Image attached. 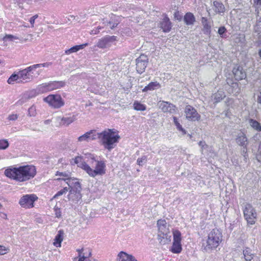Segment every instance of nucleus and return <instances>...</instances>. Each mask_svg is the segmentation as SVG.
<instances>
[{"mask_svg":"<svg viewBox=\"0 0 261 261\" xmlns=\"http://www.w3.org/2000/svg\"><path fill=\"white\" fill-rule=\"evenodd\" d=\"M5 175L17 181L23 182L33 178L36 175V168L33 166H23L18 168H8Z\"/></svg>","mask_w":261,"mask_h":261,"instance_id":"nucleus-1","label":"nucleus"},{"mask_svg":"<svg viewBox=\"0 0 261 261\" xmlns=\"http://www.w3.org/2000/svg\"><path fill=\"white\" fill-rule=\"evenodd\" d=\"M97 135L99 142L109 151L114 148L120 138L114 129H107L101 133H97Z\"/></svg>","mask_w":261,"mask_h":261,"instance_id":"nucleus-2","label":"nucleus"},{"mask_svg":"<svg viewBox=\"0 0 261 261\" xmlns=\"http://www.w3.org/2000/svg\"><path fill=\"white\" fill-rule=\"evenodd\" d=\"M51 65L50 62H46L42 64H35L30 66L25 69L19 71L20 76V81L18 82H22V80L25 81V82H30L34 77H37L40 74L39 71L34 73V71L37 68L40 67H48Z\"/></svg>","mask_w":261,"mask_h":261,"instance_id":"nucleus-3","label":"nucleus"},{"mask_svg":"<svg viewBox=\"0 0 261 261\" xmlns=\"http://www.w3.org/2000/svg\"><path fill=\"white\" fill-rule=\"evenodd\" d=\"M95 162V169H92L85 162H83L81 164V168L85 170L87 173L92 177H95L98 175H103L105 173L106 164L103 161H96L92 159Z\"/></svg>","mask_w":261,"mask_h":261,"instance_id":"nucleus-4","label":"nucleus"},{"mask_svg":"<svg viewBox=\"0 0 261 261\" xmlns=\"http://www.w3.org/2000/svg\"><path fill=\"white\" fill-rule=\"evenodd\" d=\"M222 235L221 231L217 229H213L208 234L206 242L207 245L204 249L206 251L217 248L222 241Z\"/></svg>","mask_w":261,"mask_h":261,"instance_id":"nucleus-5","label":"nucleus"},{"mask_svg":"<svg viewBox=\"0 0 261 261\" xmlns=\"http://www.w3.org/2000/svg\"><path fill=\"white\" fill-rule=\"evenodd\" d=\"M244 216L248 224L253 225L255 224L257 213L252 205L249 203H246L243 209Z\"/></svg>","mask_w":261,"mask_h":261,"instance_id":"nucleus-6","label":"nucleus"},{"mask_svg":"<svg viewBox=\"0 0 261 261\" xmlns=\"http://www.w3.org/2000/svg\"><path fill=\"white\" fill-rule=\"evenodd\" d=\"M43 100L49 106L55 109H59L64 105V100L59 94H50L44 98Z\"/></svg>","mask_w":261,"mask_h":261,"instance_id":"nucleus-7","label":"nucleus"},{"mask_svg":"<svg viewBox=\"0 0 261 261\" xmlns=\"http://www.w3.org/2000/svg\"><path fill=\"white\" fill-rule=\"evenodd\" d=\"M148 63L147 56L142 54L136 59V71L139 74L143 73Z\"/></svg>","mask_w":261,"mask_h":261,"instance_id":"nucleus-8","label":"nucleus"},{"mask_svg":"<svg viewBox=\"0 0 261 261\" xmlns=\"http://www.w3.org/2000/svg\"><path fill=\"white\" fill-rule=\"evenodd\" d=\"M37 199L38 197L35 195H25L21 197L19 201V204L24 208L33 207H34V202Z\"/></svg>","mask_w":261,"mask_h":261,"instance_id":"nucleus-9","label":"nucleus"},{"mask_svg":"<svg viewBox=\"0 0 261 261\" xmlns=\"http://www.w3.org/2000/svg\"><path fill=\"white\" fill-rule=\"evenodd\" d=\"M185 112L186 118L189 120L196 121L198 120L200 118V115L198 114L196 109L190 105L186 107Z\"/></svg>","mask_w":261,"mask_h":261,"instance_id":"nucleus-10","label":"nucleus"},{"mask_svg":"<svg viewBox=\"0 0 261 261\" xmlns=\"http://www.w3.org/2000/svg\"><path fill=\"white\" fill-rule=\"evenodd\" d=\"M116 40V36H106L98 41L97 43V46L100 48H105L109 46L112 43Z\"/></svg>","mask_w":261,"mask_h":261,"instance_id":"nucleus-11","label":"nucleus"},{"mask_svg":"<svg viewBox=\"0 0 261 261\" xmlns=\"http://www.w3.org/2000/svg\"><path fill=\"white\" fill-rule=\"evenodd\" d=\"M97 132L95 130H91L82 136L79 137L77 139L79 142H89L90 140H95L97 139Z\"/></svg>","mask_w":261,"mask_h":261,"instance_id":"nucleus-12","label":"nucleus"},{"mask_svg":"<svg viewBox=\"0 0 261 261\" xmlns=\"http://www.w3.org/2000/svg\"><path fill=\"white\" fill-rule=\"evenodd\" d=\"M158 26L163 30L165 33L169 32L172 28V23L170 21L169 18L165 15L163 19H162Z\"/></svg>","mask_w":261,"mask_h":261,"instance_id":"nucleus-13","label":"nucleus"},{"mask_svg":"<svg viewBox=\"0 0 261 261\" xmlns=\"http://www.w3.org/2000/svg\"><path fill=\"white\" fill-rule=\"evenodd\" d=\"M158 105L160 109H161L164 112H169L170 113H173L175 111V106L168 102L160 101L159 102Z\"/></svg>","mask_w":261,"mask_h":261,"instance_id":"nucleus-14","label":"nucleus"},{"mask_svg":"<svg viewBox=\"0 0 261 261\" xmlns=\"http://www.w3.org/2000/svg\"><path fill=\"white\" fill-rule=\"evenodd\" d=\"M232 72L236 80H242L246 76V72L243 70L242 67L238 66L233 68Z\"/></svg>","mask_w":261,"mask_h":261,"instance_id":"nucleus-15","label":"nucleus"},{"mask_svg":"<svg viewBox=\"0 0 261 261\" xmlns=\"http://www.w3.org/2000/svg\"><path fill=\"white\" fill-rule=\"evenodd\" d=\"M159 231L163 235L167 236L170 232L169 225L165 220H159L157 223Z\"/></svg>","mask_w":261,"mask_h":261,"instance_id":"nucleus-16","label":"nucleus"},{"mask_svg":"<svg viewBox=\"0 0 261 261\" xmlns=\"http://www.w3.org/2000/svg\"><path fill=\"white\" fill-rule=\"evenodd\" d=\"M201 23L203 26L202 32L204 34L210 36L211 33V23L206 17H202L201 18Z\"/></svg>","mask_w":261,"mask_h":261,"instance_id":"nucleus-17","label":"nucleus"},{"mask_svg":"<svg viewBox=\"0 0 261 261\" xmlns=\"http://www.w3.org/2000/svg\"><path fill=\"white\" fill-rule=\"evenodd\" d=\"M236 142L239 145L243 147H247L248 145L247 139L243 133L238 134L236 138Z\"/></svg>","mask_w":261,"mask_h":261,"instance_id":"nucleus-18","label":"nucleus"},{"mask_svg":"<svg viewBox=\"0 0 261 261\" xmlns=\"http://www.w3.org/2000/svg\"><path fill=\"white\" fill-rule=\"evenodd\" d=\"M119 261H137L134 256L121 251L118 255Z\"/></svg>","mask_w":261,"mask_h":261,"instance_id":"nucleus-19","label":"nucleus"},{"mask_svg":"<svg viewBox=\"0 0 261 261\" xmlns=\"http://www.w3.org/2000/svg\"><path fill=\"white\" fill-rule=\"evenodd\" d=\"M65 83L63 81H54L48 83V90L50 91L52 90L60 89L64 87Z\"/></svg>","mask_w":261,"mask_h":261,"instance_id":"nucleus-20","label":"nucleus"},{"mask_svg":"<svg viewBox=\"0 0 261 261\" xmlns=\"http://www.w3.org/2000/svg\"><path fill=\"white\" fill-rule=\"evenodd\" d=\"M184 21L187 25H192L196 21V18L193 13H187L184 17Z\"/></svg>","mask_w":261,"mask_h":261,"instance_id":"nucleus-21","label":"nucleus"},{"mask_svg":"<svg viewBox=\"0 0 261 261\" xmlns=\"http://www.w3.org/2000/svg\"><path fill=\"white\" fill-rule=\"evenodd\" d=\"M58 121L60 120V124L68 125L75 120V116L73 115L70 117H65L63 118L58 117Z\"/></svg>","mask_w":261,"mask_h":261,"instance_id":"nucleus-22","label":"nucleus"},{"mask_svg":"<svg viewBox=\"0 0 261 261\" xmlns=\"http://www.w3.org/2000/svg\"><path fill=\"white\" fill-rule=\"evenodd\" d=\"M225 97V93L222 90H218L217 93L212 96L213 100L214 103H218L221 101Z\"/></svg>","mask_w":261,"mask_h":261,"instance_id":"nucleus-23","label":"nucleus"},{"mask_svg":"<svg viewBox=\"0 0 261 261\" xmlns=\"http://www.w3.org/2000/svg\"><path fill=\"white\" fill-rule=\"evenodd\" d=\"M82 198V195L80 192H69L68 196L69 200H71L73 202L76 203Z\"/></svg>","mask_w":261,"mask_h":261,"instance_id":"nucleus-24","label":"nucleus"},{"mask_svg":"<svg viewBox=\"0 0 261 261\" xmlns=\"http://www.w3.org/2000/svg\"><path fill=\"white\" fill-rule=\"evenodd\" d=\"M243 253L244 257L246 261H251L254 257V254L252 253V250L249 247H245Z\"/></svg>","mask_w":261,"mask_h":261,"instance_id":"nucleus-25","label":"nucleus"},{"mask_svg":"<svg viewBox=\"0 0 261 261\" xmlns=\"http://www.w3.org/2000/svg\"><path fill=\"white\" fill-rule=\"evenodd\" d=\"M161 87L160 84L157 82H151L143 89V92L154 90L160 88Z\"/></svg>","mask_w":261,"mask_h":261,"instance_id":"nucleus-26","label":"nucleus"},{"mask_svg":"<svg viewBox=\"0 0 261 261\" xmlns=\"http://www.w3.org/2000/svg\"><path fill=\"white\" fill-rule=\"evenodd\" d=\"M88 45L87 43L79 45L74 46L69 49H67L65 51V54L67 55H69L72 53H75L79 50L80 49H83L85 46Z\"/></svg>","mask_w":261,"mask_h":261,"instance_id":"nucleus-27","label":"nucleus"},{"mask_svg":"<svg viewBox=\"0 0 261 261\" xmlns=\"http://www.w3.org/2000/svg\"><path fill=\"white\" fill-rule=\"evenodd\" d=\"M63 231L61 230H59L58 231V234L55 237V242L54 243V245L56 246V247L61 246V243L63 241Z\"/></svg>","mask_w":261,"mask_h":261,"instance_id":"nucleus-28","label":"nucleus"},{"mask_svg":"<svg viewBox=\"0 0 261 261\" xmlns=\"http://www.w3.org/2000/svg\"><path fill=\"white\" fill-rule=\"evenodd\" d=\"M84 249L82 248L81 249H77V251L79 252V256L77 257L81 258L87 261V258H88L91 254V252L88 250V252H84Z\"/></svg>","mask_w":261,"mask_h":261,"instance_id":"nucleus-29","label":"nucleus"},{"mask_svg":"<svg viewBox=\"0 0 261 261\" xmlns=\"http://www.w3.org/2000/svg\"><path fill=\"white\" fill-rule=\"evenodd\" d=\"M171 250L174 253H179L181 251L180 242H173Z\"/></svg>","mask_w":261,"mask_h":261,"instance_id":"nucleus-30","label":"nucleus"},{"mask_svg":"<svg viewBox=\"0 0 261 261\" xmlns=\"http://www.w3.org/2000/svg\"><path fill=\"white\" fill-rule=\"evenodd\" d=\"M119 23V21L117 19V17L113 16L109 22H107V25H109L111 29H113L117 26Z\"/></svg>","mask_w":261,"mask_h":261,"instance_id":"nucleus-31","label":"nucleus"},{"mask_svg":"<svg viewBox=\"0 0 261 261\" xmlns=\"http://www.w3.org/2000/svg\"><path fill=\"white\" fill-rule=\"evenodd\" d=\"M49 87H48V83H44L39 86L36 88L38 92V94L43 93L45 92H47L48 91H50L48 90Z\"/></svg>","mask_w":261,"mask_h":261,"instance_id":"nucleus-32","label":"nucleus"},{"mask_svg":"<svg viewBox=\"0 0 261 261\" xmlns=\"http://www.w3.org/2000/svg\"><path fill=\"white\" fill-rule=\"evenodd\" d=\"M214 5L215 7V12L217 13H222L224 11L225 7L224 5L219 2L215 1Z\"/></svg>","mask_w":261,"mask_h":261,"instance_id":"nucleus-33","label":"nucleus"},{"mask_svg":"<svg viewBox=\"0 0 261 261\" xmlns=\"http://www.w3.org/2000/svg\"><path fill=\"white\" fill-rule=\"evenodd\" d=\"M249 123L251 126L254 129L258 132L261 131V125L256 120L251 119L249 120Z\"/></svg>","mask_w":261,"mask_h":261,"instance_id":"nucleus-34","label":"nucleus"},{"mask_svg":"<svg viewBox=\"0 0 261 261\" xmlns=\"http://www.w3.org/2000/svg\"><path fill=\"white\" fill-rule=\"evenodd\" d=\"M20 80L19 73L18 72L17 74L13 73L12 74L10 77L8 79L7 82L9 84H13L14 82Z\"/></svg>","mask_w":261,"mask_h":261,"instance_id":"nucleus-35","label":"nucleus"},{"mask_svg":"<svg viewBox=\"0 0 261 261\" xmlns=\"http://www.w3.org/2000/svg\"><path fill=\"white\" fill-rule=\"evenodd\" d=\"M32 0H14L15 3H17L19 7L21 8H24L28 5L29 2Z\"/></svg>","mask_w":261,"mask_h":261,"instance_id":"nucleus-36","label":"nucleus"},{"mask_svg":"<svg viewBox=\"0 0 261 261\" xmlns=\"http://www.w3.org/2000/svg\"><path fill=\"white\" fill-rule=\"evenodd\" d=\"M24 94L29 99L32 98L39 94L37 89L31 90L25 93Z\"/></svg>","mask_w":261,"mask_h":261,"instance_id":"nucleus-37","label":"nucleus"},{"mask_svg":"<svg viewBox=\"0 0 261 261\" xmlns=\"http://www.w3.org/2000/svg\"><path fill=\"white\" fill-rule=\"evenodd\" d=\"M82 190L81 186L79 181H77L71 189L69 192H80L81 193V191Z\"/></svg>","mask_w":261,"mask_h":261,"instance_id":"nucleus-38","label":"nucleus"},{"mask_svg":"<svg viewBox=\"0 0 261 261\" xmlns=\"http://www.w3.org/2000/svg\"><path fill=\"white\" fill-rule=\"evenodd\" d=\"M134 108L137 111H145L146 110V107L138 101L134 102Z\"/></svg>","mask_w":261,"mask_h":261,"instance_id":"nucleus-39","label":"nucleus"},{"mask_svg":"<svg viewBox=\"0 0 261 261\" xmlns=\"http://www.w3.org/2000/svg\"><path fill=\"white\" fill-rule=\"evenodd\" d=\"M9 146V143L6 139L0 140V150L6 149Z\"/></svg>","mask_w":261,"mask_h":261,"instance_id":"nucleus-40","label":"nucleus"},{"mask_svg":"<svg viewBox=\"0 0 261 261\" xmlns=\"http://www.w3.org/2000/svg\"><path fill=\"white\" fill-rule=\"evenodd\" d=\"M64 180H67L66 183L69 187V188H71L74 185H75V183H76L77 181H78L77 179H72L67 178L66 179H62Z\"/></svg>","mask_w":261,"mask_h":261,"instance_id":"nucleus-41","label":"nucleus"},{"mask_svg":"<svg viewBox=\"0 0 261 261\" xmlns=\"http://www.w3.org/2000/svg\"><path fill=\"white\" fill-rule=\"evenodd\" d=\"M173 121H174V124L176 125L177 128L179 130L181 131L184 134H185L186 130L182 127L181 125L180 124V123L178 121L176 117H173Z\"/></svg>","mask_w":261,"mask_h":261,"instance_id":"nucleus-42","label":"nucleus"},{"mask_svg":"<svg viewBox=\"0 0 261 261\" xmlns=\"http://www.w3.org/2000/svg\"><path fill=\"white\" fill-rule=\"evenodd\" d=\"M181 233L180 232L176 230L173 232V242H180L181 241Z\"/></svg>","mask_w":261,"mask_h":261,"instance_id":"nucleus-43","label":"nucleus"},{"mask_svg":"<svg viewBox=\"0 0 261 261\" xmlns=\"http://www.w3.org/2000/svg\"><path fill=\"white\" fill-rule=\"evenodd\" d=\"M147 157L146 155L142 156L141 158H138L137 160V164L139 166H143L147 162Z\"/></svg>","mask_w":261,"mask_h":261,"instance_id":"nucleus-44","label":"nucleus"},{"mask_svg":"<svg viewBox=\"0 0 261 261\" xmlns=\"http://www.w3.org/2000/svg\"><path fill=\"white\" fill-rule=\"evenodd\" d=\"M254 32L261 36V22L257 23L254 27Z\"/></svg>","mask_w":261,"mask_h":261,"instance_id":"nucleus-45","label":"nucleus"},{"mask_svg":"<svg viewBox=\"0 0 261 261\" xmlns=\"http://www.w3.org/2000/svg\"><path fill=\"white\" fill-rule=\"evenodd\" d=\"M28 100L29 99L27 98L25 94H24L22 98L17 102V104L19 105H21L24 102H27Z\"/></svg>","mask_w":261,"mask_h":261,"instance_id":"nucleus-46","label":"nucleus"},{"mask_svg":"<svg viewBox=\"0 0 261 261\" xmlns=\"http://www.w3.org/2000/svg\"><path fill=\"white\" fill-rule=\"evenodd\" d=\"M16 37L11 35H7L3 38V41L6 42L8 40L13 41L14 39H16Z\"/></svg>","mask_w":261,"mask_h":261,"instance_id":"nucleus-47","label":"nucleus"},{"mask_svg":"<svg viewBox=\"0 0 261 261\" xmlns=\"http://www.w3.org/2000/svg\"><path fill=\"white\" fill-rule=\"evenodd\" d=\"M226 28L224 26H222L219 28L218 32V34L220 35V36L221 37H223V35L224 33H226Z\"/></svg>","mask_w":261,"mask_h":261,"instance_id":"nucleus-48","label":"nucleus"},{"mask_svg":"<svg viewBox=\"0 0 261 261\" xmlns=\"http://www.w3.org/2000/svg\"><path fill=\"white\" fill-rule=\"evenodd\" d=\"M35 110H36V108L34 106H32L31 108H30L29 110H28L29 115L30 116H35Z\"/></svg>","mask_w":261,"mask_h":261,"instance_id":"nucleus-49","label":"nucleus"},{"mask_svg":"<svg viewBox=\"0 0 261 261\" xmlns=\"http://www.w3.org/2000/svg\"><path fill=\"white\" fill-rule=\"evenodd\" d=\"M256 159L258 162H261V144L259 146L257 153L256 154Z\"/></svg>","mask_w":261,"mask_h":261,"instance_id":"nucleus-50","label":"nucleus"},{"mask_svg":"<svg viewBox=\"0 0 261 261\" xmlns=\"http://www.w3.org/2000/svg\"><path fill=\"white\" fill-rule=\"evenodd\" d=\"M38 15H35L34 16L31 17V18L30 19L29 21L31 24L32 27H34V24L35 23V21L36 19H37L38 18Z\"/></svg>","mask_w":261,"mask_h":261,"instance_id":"nucleus-51","label":"nucleus"},{"mask_svg":"<svg viewBox=\"0 0 261 261\" xmlns=\"http://www.w3.org/2000/svg\"><path fill=\"white\" fill-rule=\"evenodd\" d=\"M55 214H56V217L57 218H60L61 217V213L60 212V210L59 208H58V207H55Z\"/></svg>","mask_w":261,"mask_h":261,"instance_id":"nucleus-52","label":"nucleus"},{"mask_svg":"<svg viewBox=\"0 0 261 261\" xmlns=\"http://www.w3.org/2000/svg\"><path fill=\"white\" fill-rule=\"evenodd\" d=\"M7 249L5 247L0 245V254L3 255L6 253Z\"/></svg>","mask_w":261,"mask_h":261,"instance_id":"nucleus-53","label":"nucleus"},{"mask_svg":"<svg viewBox=\"0 0 261 261\" xmlns=\"http://www.w3.org/2000/svg\"><path fill=\"white\" fill-rule=\"evenodd\" d=\"M18 118V116L16 114H12L9 116L8 119L10 120L14 121L16 120Z\"/></svg>","mask_w":261,"mask_h":261,"instance_id":"nucleus-54","label":"nucleus"},{"mask_svg":"<svg viewBox=\"0 0 261 261\" xmlns=\"http://www.w3.org/2000/svg\"><path fill=\"white\" fill-rule=\"evenodd\" d=\"M74 162L75 164H77L80 163H81V164L80 165V166L81 167V164L82 163H83L84 162H82V159L81 157H79V156H77L76 158H75V160H74Z\"/></svg>","mask_w":261,"mask_h":261,"instance_id":"nucleus-55","label":"nucleus"},{"mask_svg":"<svg viewBox=\"0 0 261 261\" xmlns=\"http://www.w3.org/2000/svg\"><path fill=\"white\" fill-rule=\"evenodd\" d=\"M63 194H65L62 189L59 191H58L54 196V198H57L58 196L62 195Z\"/></svg>","mask_w":261,"mask_h":261,"instance_id":"nucleus-56","label":"nucleus"},{"mask_svg":"<svg viewBox=\"0 0 261 261\" xmlns=\"http://www.w3.org/2000/svg\"><path fill=\"white\" fill-rule=\"evenodd\" d=\"M99 32V31H98L97 29H95V30L93 29V30H91L90 34L91 35H96V34H98Z\"/></svg>","mask_w":261,"mask_h":261,"instance_id":"nucleus-57","label":"nucleus"},{"mask_svg":"<svg viewBox=\"0 0 261 261\" xmlns=\"http://www.w3.org/2000/svg\"><path fill=\"white\" fill-rule=\"evenodd\" d=\"M57 175H62V176H63L64 177H68V174H67L66 173H63V172H59L58 171L57 172Z\"/></svg>","mask_w":261,"mask_h":261,"instance_id":"nucleus-58","label":"nucleus"},{"mask_svg":"<svg viewBox=\"0 0 261 261\" xmlns=\"http://www.w3.org/2000/svg\"><path fill=\"white\" fill-rule=\"evenodd\" d=\"M174 17L175 18H176L177 20H180L181 18V16H179L178 15V12H175V14H174Z\"/></svg>","mask_w":261,"mask_h":261,"instance_id":"nucleus-59","label":"nucleus"},{"mask_svg":"<svg viewBox=\"0 0 261 261\" xmlns=\"http://www.w3.org/2000/svg\"><path fill=\"white\" fill-rule=\"evenodd\" d=\"M254 3L257 5H261V0H253Z\"/></svg>","mask_w":261,"mask_h":261,"instance_id":"nucleus-60","label":"nucleus"},{"mask_svg":"<svg viewBox=\"0 0 261 261\" xmlns=\"http://www.w3.org/2000/svg\"><path fill=\"white\" fill-rule=\"evenodd\" d=\"M242 152L245 156V154L247 153V147H243Z\"/></svg>","mask_w":261,"mask_h":261,"instance_id":"nucleus-61","label":"nucleus"},{"mask_svg":"<svg viewBox=\"0 0 261 261\" xmlns=\"http://www.w3.org/2000/svg\"><path fill=\"white\" fill-rule=\"evenodd\" d=\"M74 261H85V260L77 257L74 258Z\"/></svg>","mask_w":261,"mask_h":261,"instance_id":"nucleus-62","label":"nucleus"},{"mask_svg":"<svg viewBox=\"0 0 261 261\" xmlns=\"http://www.w3.org/2000/svg\"><path fill=\"white\" fill-rule=\"evenodd\" d=\"M205 142L203 141H200L199 142V145L202 147H203L205 145Z\"/></svg>","mask_w":261,"mask_h":261,"instance_id":"nucleus-63","label":"nucleus"},{"mask_svg":"<svg viewBox=\"0 0 261 261\" xmlns=\"http://www.w3.org/2000/svg\"><path fill=\"white\" fill-rule=\"evenodd\" d=\"M257 102H258V103H261V93H260L259 95H258V98H257Z\"/></svg>","mask_w":261,"mask_h":261,"instance_id":"nucleus-64","label":"nucleus"}]
</instances>
